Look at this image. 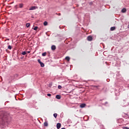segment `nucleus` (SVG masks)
<instances>
[{
  "instance_id": "nucleus-1",
  "label": "nucleus",
  "mask_w": 129,
  "mask_h": 129,
  "mask_svg": "<svg viewBox=\"0 0 129 129\" xmlns=\"http://www.w3.org/2000/svg\"><path fill=\"white\" fill-rule=\"evenodd\" d=\"M8 119V116L6 114H0V124H4V122Z\"/></svg>"
},
{
  "instance_id": "nucleus-2",
  "label": "nucleus",
  "mask_w": 129,
  "mask_h": 129,
  "mask_svg": "<svg viewBox=\"0 0 129 129\" xmlns=\"http://www.w3.org/2000/svg\"><path fill=\"white\" fill-rule=\"evenodd\" d=\"M38 63H39V64L41 66V67H44L45 66V64H44V63L42 62V61H41V59H38L37 60Z\"/></svg>"
},
{
  "instance_id": "nucleus-3",
  "label": "nucleus",
  "mask_w": 129,
  "mask_h": 129,
  "mask_svg": "<svg viewBox=\"0 0 129 129\" xmlns=\"http://www.w3.org/2000/svg\"><path fill=\"white\" fill-rule=\"evenodd\" d=\"M92 39H93L92 36H89L87 37L88 41H92Z\"/></svg>"
},
{
  "instance_id": "nucleus-4",
  "label": "nucleus",
  "mask_w": 129,
  "mask_h": 129,
  "mask_svg": "<svg viewBox=\"0 0 129 129\" xmlns=\"http://www.w3.org/2000/svg\"><path fill=\"white\" fill-rule=\"evenodd\" d=\"M85 106H86V104H85L84 103L81 104L80 106L81 108H83L85 107Z\"/></svg>"
},
{
  "instance_id": "nucleus-5",
  "label": "nucleus",
  "mask_w": 129,
  "mask_h": 129,
  "mask_svg": "<svg viewBox=\"0 0 129 129\" xmlns=\"http://www.w3.org/2000/svg\"><path fill=\"white\" fill-rule=\"evenodd\" d=\"M56 127L57 129L60 128V127H61V123H57L56 124Z\"/></svg>"
},
{
  "instance_id": "nucleus-6",
  "label": "nucleus",
  "mask_w": 129,
  "mask_h": 129,
  "mask_svg": "<svg viewBox=\"0 0 129 129\" xmlns=\"http://www.w3.org/2000/svg\"><path fill=\"white\" fill-rule=\"evenodd\" d=\"M56 98L57 99H61V96L59 95H57L56 96Z\"/></svg>"
},
{
  "instance_id": "nucleus-7",
  "label": "nucleus",
  "mask_w": 129,
  "mask_h": 129,
  "mask_svg": "<svg viewBox=\"0 0 129 129\" xmlns=\"http://www.w3.org/2000/svg\"><path fill=\"white\" fill-rule=\"evenodd\" d=\"M23 7H24V4H19V8L20 9H22V8H23Z\"/></svg>"
},
{
  "instance_id": "nucleus-8",
  "label": "nucleus",
  "mask_w": 129,
  "mask_h": 129,
  "mask_svg": "<svg viewBox=\"0 0 129 129\" xmlns=\"http://www.w3.org/2000/svg\"><path fill=\"white\" fill-rule=\"evenodd\" d=\"M36 9V7H32L29 9V11H33Z\"/></svg>"
},
{
  "instance_id": "nucleus-9",
  "label": "nucleus",
  "mask_w": 129,
  "mask_h": 129,
  "mask_svg": "<svg viewBox=\"0 0 129 129\" xmlns=\"http://www.w3.org/2000/svg\"><path fill=\"white\" fill-rule=\"evenodd\" d=\"M51 50H56V46L55 45L51 46Z\"/></svg>"
},
{
  "instance_id": "nucleus-10",
  "label": "nucleus",
  "mask_w": 129,
  "mask_h": 129,
  "mask_svg": "<svg viewBox=\"0 0 129 129\" xmlns=\"http://www.w3.org/2000/svg\"><path fill=\"white\" fill-rule=\"evenodd\" d=\"M125 12H126V9L125 8H123L121 10L122 13H125Z\"/></svg>"
},
{
  "instance_id": "nucleus-11",
  "label": "nucleus",
  "mask_w": 129,
  "mask_h": 129,
  "mask_svg": "<svg viewBox=\"0 0 129 129\" xmlns=\"http://www.w3.org/2000/svg\"><path fill=\"white\" fill-rule=\"evenodd\" d=\"M93 87L95 88H97V89H99L100 86H95V85H94V86H93Z\"/></svg>"
},
{
  "instance_id": "nucleus-12",
  "label": "nucleus",
  "mask_w": 129,
  "mask_h": 129,
  "mask_svg": "<svg viewBox=\"0 0 129 129\" xmlns=\"http://www.w3.org/2000/svg\"><path fill=\"white\" fill-rule=\"evenodd\" d=\"M44 126H48V122L47 121L44 122Z\"/></svg>"
},
{
  "instance_id": "nucleus-13",
  "label": "nucleus",
  "mask_w": 129,
  "mask_h": 129,
  "mask_svg": "<svg viewBox=\"0 0 129 129\" xmlns=\"http://www.w3.org/2000/svg\"><path fill=\"white\" fill-rule=\"evenodd\" d=\"M66 60H67V61H70V57H69V56H66Z\"/></svg>"
},
{
  "instance_id": "nucleus-14",
  "label": "nucleus",
  "mask_w": 129,
  "mask_h": 129,
  "mask_svg": "<svg viewBox=\"0 0 129 129\" xmlns=\"http://www.w3.org/2000/svg\"><path fill=\"white\" fill-rule=\"evenodd\" d=\"M110 30L111 31H114V30H115V27H112L110 28Z\"/></svg>"
},
{
  "instance_id": "nucleus-15",
  "label": "nucleus",
  "mask_w": 129,
  "mask_h": 129,
  "mask_svg": "<svg viewBox=\"0 0 129 129\" xmlns=\"http://www.w3.org/2000/svg\"><path fill=\"white\" fill-rule=\"evenodd\" d=\"M57 115H58V114H57V113L53 114V116H54V117H55V118H56L57 117Z\"/></svg>"
},
{
  "instance_id": "nucleus-16",
  "label": "nucleus",
  "mask_w": 129,
  "mask_h": 129,
  "mask_svg": "<svg viewBox=\"0 0 129 129\" xmlns=\"http://www.w3.org/2000/svg\"><path fill=\"white\" fill-rule=\"evenodd\" d=\"M43 24H44V26H47L48 25V22H47V21H45Z\"/></svg>"
},
{
  "instance_id": "nucleus-17",
  "label": "nucleus",
  "mask_w": 129,
  "mask_h": 129,
  "mask_svg": "<svg viewBox=\"0 0 129 129\" xmlns=\"http://www.w3.org/2000/svg\"><path fill=\"white\" fill-rule=\"evenodd\" d=\"M22 55H26L27 54V52L26 51H23L21 53Z\"/></svg>"
},
{
  "instance_id": "nucleus-18",
  "label": "nucleus",
  "mask_w": 129,
  "mask_h": 129,
  "mask_svg": "<svg viewBox=\"0 0 129 129\" xmlns=\"http://www.w3.org/2000/svg\"><path fill=\"white\" fill-rule=\"evenodd\" d=\"M46 55H47L46 52H44L42 54V56H43V57H44V56H46Z\"/></svg>"
},
{
  "instance_id": "nucleus-19",
  "label": "nucleus",
  "mask_w": 129,
  "mask_h": 129,
  "mask_svg": "<svg viewBox=\"0 0 129 129\" xmlns=\"http://www.w3.org/2000/svg\"><path fill=\"white\" fill-rule=\"evenodd\" d=\"M30 23H27L26 25L27 28H29V27H30Z\"/></svg>"
},
{
  "instance_id": "nucleus-20",
  "label": "nucleus",
  "mask_w": 129,
  "mask_h": 129,
  "mask_svg": "<svg viewBox=\"0 0 129 129\" xmlns=\"http://www.w3.org/2000/svg\"><path fill=\"white\" fill-rule=\"evenodd\" d=\"M37 29H38V27H37V26H35V27L33 28V30H34V31H37Z\"/></svg>"
},
{
  "instance_id": "nucleus-21",
  "label": "nucleus",
  "mask_w": 129,
  "mask_h": 129,
  "mask_svg": "<svg viewBox=\"0 0 129 129\" xmlns=\"http://www.w3.org/2000/svg\"><path fill=\"white\" fill-rule=\"evenodd\" d=\"M8 48L9 49V50H12V46L9 45Z\"/></svg>"
},
{
  "instance_id": "nucleus-22",
  "label": "nucleus",
  "mask_w": 129,
  "mask_h": 129,
  "mask_svg": "<svg viewBox=\"0 0 129 129\" xmlns=\"http://www.w3.org/2000/svg\"><path fill=\"white\" fill-rule=\"evenodd\" d=\"M58 89H61V88H62V86H61L60 85L58 86Z\"/></svg>"
},
{
  "instance_id": "nucleus-23",
  "label": "nucleus",
  "mask_w": 129,
  "mask_h": 129,
  "mask_svg": "<svg viewBox=\"0 0 129 129\" xmlns=\"http://www.w3.org/2000/svg\"><path fill=\"white\" fill-rule=\"evenodd\" d=\"M123 129H129L127 127H123Z\"/></svg>"
},
{
  "instance_id": "nucleus-24",
  "label": "nucleus",
  "mask_w": 129,
  "mask_h": 129,
  "mask_svg": "<svg viewBox=\"0 0 129 129\" xmlns=\"http://www.w3.org/2000/svg\"><path fill=\"white\" fill-rule=\"evenodd\" d=\"M57 16H61V13L56 14Z\"/></svg>"
},
{
  "instance_id": "nucleus-25",
  "label": "nucleus",
  "mask_w": 129,
  "mask_h": 129,
  "mask_svg": "<svg viewBox=\"0 0 129 129\" xmlns=\"http://www.w3.org/2000/svg\"><path fill=\"white\" fill-rule=\"evenodd\" d=\"M26 53H28V54H30V53H31V51H28L26 52Z\"/></svg>"
},
{
  "instance_id": "nucleus-26",
  "label": "nucleus",
  "mask_w": 129,
  "mask_h": 129,
  "mask_svg": "<svg viewBox=\"0 0 129 129\" xmlns=\"http://www.w3.org/2000/svg\"><path fill=\"white\" fill-rule=\"evenodd\" d=\"M47 96H51V94H47Z\"/></svg>"
},
{
  "instance_id": "nucleus-27",
  "label": "nucleus",
  "mask_w": 129,
  "mask_h": 129,
  "mask_svg": "<svg viewBox=\"0 0 129 129\" xmlns=\"http://www.w3.org/2000/svg\"><path fill=\"white\" fill-rule=\"evenodd\" d=\"M61 129H66L65 128H61Z\"/></svg>"
}]
</instances>
